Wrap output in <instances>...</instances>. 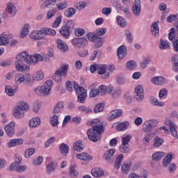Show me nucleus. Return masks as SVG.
Wrapping results in <instances>:
<instances>
[{"mask_svg": "<svg viewBox=\"0 0 178 178\" xmlns=\"http://www.w3.org/2000/svg\"><path fill=\"white\" fill-rule=\"evenodd\" d=\"M74 88L77 95H83V94H87V90L84 89L83 87L80 86L77 82H74Z\"/></svg>", "mask_w": 178, "mask_h": 178, "instance_id": "22", "label": "nucleus"}, {"mask_svg": "<svg viewBox=\"0 0 178 178\" xmlns=\"http://www.w3.org/2000/svg\"><path fill=\"white\" fill-rule=\"evenodd\" d=\"M134 98L139 102L144 99V88H143V86L139 85L135 88Z\"/></svg>", "mask_w": 178, "mask_h": 178, "instance_id": "11", "label": "nucleus"}, {"mask_svg": "<svg viewBox=\"0 0 178 178\" xmlns=\"http://www.w3.org/2000/svg\"><path fill=\"white\" fill-rule=\"evenodd\" d=\"M60 152L62 155L66 156L69 154V145L62 143L59 147Z\"/></svg>", "mask_w": 178, "mask_h": 178, "instance_id": "38", "label": "nucleus"}, {"mask_svg": "<svg viewBox=\"0 0 178 178\" xmlns=\"http://www.w3.org/2000/svg\"><path fill=\"white\" fill-rule=\"evenodd\" d=\"M44 158L42 156H38V158L33 159L32 163L33 166H40L42 163Z\"/></svg>", "mask_w": 178, "mask_h": 178, "instance_id": "54", "label": "nucleus"}, {"mask_svg": "<svg viewBox=\"0 0 178 178\" xmlns=\"http://www.w3.org/2000/svg\"><path fill=\"white\" fill-rule=\"evenodd\" d=\"M137 67V63L134 60H129L127 63V69L128 70H134Z\"/></svg>", "mask_w": 178, "mask_h": 178, "instance_id": "51", "label": "nucleus"}, {"mask_svg": "<svg viewBox=\"0 0 178 178\" xmlns=\"http://www.w3.org/2000/svg\"><path fill=\"white\" fill-rule=\"evenodd\" d=\"M22 144H23V139L22 138L12 139L8 143V148H12V147L22 145Z\"/></svg>", "mask_w": 178, "mask_h": 178, "instance_id": "23", "label": "nucleus"}, {"mask_svg": "<svg viewBox=\"0 0 178 178\" xmlns=\"http://www.w3.org/2000/svg\"><path fill=\"white\" fill-rule=\"evenodd\" d=\"M33 79L36 81H41V80H44V72L42 70L37 71L34 74Z\"/></svg>", "mask_w": 178, "mask_h": 178, "instance_id": "39", "label": "nucleus"}, {"mask_svg": "<svg viewBox=\"0 0 178 178\" xmlns=\"http://www.w3.org/2000/svg\"><path fill=\"white\" fill-rule=\"evenodd\" d=\"M130 140H131V135L129 134L126 136L122 138V144L123 145L129 146V143H130Z\"/></svg>", "mask_w": 178, "mask_h": 178, "instance_id": "59", "label": "nucleus"}, {"mask_svg": "<svg viewBox=\"0 0 178 178\" xmlns=\"http://www.w3.org/2000/svg\"><path fill=\"white\" fill-rule=\"evenodd\" d=\"M104 108H105V106L102 103L96 104L94 108L95 113H99L100 112H102L104 111Z\"/></svg>", "mask_w": 178, "mask_h": 178, "instance_id": "52", "label": "nucleus"}, {"mask_svg": "<svg viewBox=\"0 0 178 178\" xmlns=\"http://www.w3.org/2000/svg\"><path fill=\"white\" fill-rule=\"evenodd\" d=\"M153 138H154V136H152V134L151 133L145 134L143 139L144 145H149V143H151Z\"/></svg>", "mask_w": 178, "mask_h": 178, "instance_id": "33", "label": "nucleus"}, {"mask_svg": "<svg viewBox=\"0 0 178 178\" xmlns=\"http://www.w3.org/2000/svg\"><path fill=\"white\" fill-rule=\"evenodd\" d=\"M120 152L122 154H127L130 151V147L127 146V145H121L119 147Z\"/></svg>", "mask_w": 178, "mask_h": 178, "instance_id": "62", "label": "nucleus"}, {"mask_svg": "<svg viewBox=\"0 0 178 178\" xmlns=\"http://www.w3.org/2000/svg\"><path fill=\"white\" fill-rule=\"evenodd\" d=\"M117 55L120 59H123L127 55V49L126 46L121 45L117 50Z\"/></svg>", "mask_w": 178, "mask_h": 178, "instance_id": "21", "label": "nucleus"}, {"mask_svg": "<svg viewBox=\"0 0 178 178\" xmlns=\"http://www.w3.org/2000/svg\"><path fill=\"white\" fill-rule=\"evenodd\" d=\"M71 43L75 48L81 49V48H85V47H87L88 40L86 38H75L71 40Z\"/></svg>", "mask_w": 178, "mask_h": 178, "instance_id": "6", "label": "nucleus"}, {"mask_svg": "<svg viewBox=\"0 0 178 178\" xmlns=\"http://www.w3.org/2000/svg\"><path fill=\"white\" fill-rule=\"evenodd\" d=\"M92 129L95 130L96 133H104L105 129L104 128V124L101 122L99 119H94L90 122Z\"/></svg>", "mask_w": 178, "mask_h": 178, "instance_id": "8", "label": "nucleus"}, {"mask_svg": "<svg viewBox=\"0 0 178 178\" xmlns=\"http://www.w3.org/2000/svg\"><path fill=\"white\" fill-rule=\"evenodd\" d=\"M129 126H130V122L128 121H124L123 122L117 124L116 130L117 131H124V130L129 129Z\"/></svg>", "mask_w": 178, "mask_h": 178, "instance_id": "25", "label": "nucleus"}, {"mask_svg": "<svg viewBox=\"0 0 178 178\" xmlns=\"http://www.w3.org/2000/svg\"><path fill=\"white\" fill-rule=\"evenodd\" d=\"M102 134V132H97L95 129H89L87 131V135L89 140L93 143H97V141H99L101 140Z\"/></svg>", "mask_w": 178, "mask_h": 178, "instance_id": "9", "label": "nucleus"}, {"mask_svg": "<svg viewBox=\"0 0 178 178\" xmlns=\"http://www.w3.org/2000/svg\"><path fill=\"white\" fill-rule=\"evenodd\" d=\"M86 99H87V93L77 95V101L79 104H84L86 102Z\"/></svg>", "mask_w": 178, "mask_h": 178, "instance_id": "61", "label": "nucleus"}, {"mask_svg": "<svg viewBox=\"0 0 178 178\" xmlns=\"http://www.w3.org/2000/svg\"><path fill=\"white\" fill-rule=\"evenodd\" d=\"M76 14V8H70L64 12V15L65 17H72L74 15Z\"/></svg>", "mask_w": 178, "mask_h": 178, "instance_id": "46", "label": "nucleus"}, {"mask_svg": "<svg viewBox=\"0 0 178 178\" xmlns=\"http://www.w3.org/2000/svg\"><path fill=\"white\" fill-rule=\"evenodd\" d=\"M91 173L93 177H102L104 176V171L98 168L92 170Z\"/></svg>", "mask_w": 178, "mask_h": 178, "instance_id": "37", "label": "nucleus"}, {"mask_svg": "<svg viewBox=\"0 0 178 178\" xmlns=\"http://www.w3.org/2000/svg\"><path fill=\"white\" fill-rule=\"evenodd\" d=\"M57 0H46L44 3L40 6L41 9H45V8H51L52 6L56 3Z\"/></svg>", "mask_w": 178, "mask_h": 178, "instance_id": "30", "label": "nucleus"}, {"mask_svg": "<svg viewBox=\"0 0 178 178\" xmlns=\"http://www.w3.org/2000/svg\"><path fill=\"white\" fill-rule=\"evenodd\" d=\"M57 47L61 52H67L69 50V47L67 44L62 40L58 39L56 40Z\"/></svg>", "mask_w": 178, "mask_h": 178, "instance_id": "19", "label": "nucleus"}, {"mask_svg": "<svg viewBox=\"0 0 178 178\" xmlns=\"http://www.w3.org/2000/svg\"><path fill=\"white\" fill-rule=\"evenodd\" d=\"M44 35H56V31L49 28H42Z\"/></svg>", "mask_w": 178, "mask_h": 178, "instance_id": "48", "label": "nucleus"}, {"mask_svg": "<svg viewBox=\"0 0 178 178\" xmlns=\"http://www.w3.org/2000/svg\"><path fill=\"white\" fill-rule=\"evenodd\" d=\"M34 152H35V149L34 147L26 149L24 153L25 158H30V156L34 154Z\"/></svg>", "mask_w": 178, "mask_h": 178, "instance_id": "60", "label": "nucleus"}, {"mask_svg": "<svg viewBox=\"0 0 178 178\" xmlns=\"http://www.w3.org/2000/svg\"><path fill=\"white\" fill-rule=\"evenodd\" d=\"M6 11L10 17H13V16L17 13L16 6H15L12 3H8L6 8Z\"/></svg>", "mask_w": 178, "mask_h": 178, "instance_id": "17", "label": "nucleus"}, {"mask_svg": "<svg viewBox=\"0 0 178 178\" xmlns=\"http://www.w3.org/2000/svg\"><path fill=\"white\" fill-rule=\"evenodd\" d=\"M87 3L86 1H79L74 5V8H76L78 10H83L86 9Z\"/></svg>", "mask_w": 178, "mask_h": 178, "instance_id": "53", "label": "nucleus"}, {"mask_svg": "<svg viewBox=\"0 0 178 178\" xmlns=\"http://www.w3.org/2000/svg\"><path fill=\"white\" fill-rule=\"evenodd\" d=\"M9 44V39L7 36H0V46H6Z\"/></svg>", "mask_w": 178, "mask_h": 178, "instance_id": "64", "label": "nucleus"}, {"mask_svg": "<svg viewBox=\"0 0 178 178\" xmlns=\"http://www.w3.org/2000/svg\"><path fill=\"white\" fill-rule=\"evenodd\" d=\"M132 13L136 17L141 15V1L135 0L131 8Z\"/></svg>", "mask_w": 178, "mask_h": 178, "instance_id": "10", "label": "nucleus"}, {"mask_svg": "<svg viewBox=\"0 0 178 178\" xmlns=\"http://www.w3.org/2000/svg\"><path fill=\"white\" fill-rule=\"evenodd\" d=\"M5 91L8 97H13V95H15V90H13L10 86H6Z\"/></svg>", "mask_w": 178, "mask_h": 178, "instance_id": "55", "label": "nucleus"}, {"mask_svg": "<svg viewBox=\"0 0 178 178\" xmlns=\"http://www.w3.org/2000/svg\"><path fill=\"white\" fill-rule=\"evenodd\" d=\"M14 117L16 119H23V118H24V111L19 110L17 107H15L14 110Z\"/></svg>", "mask_w": 178, "mask_h": 178, "instance_id": "41", "label": "nucleus"}, {"mask_svg": "<svg viewBox=\"0 0 178 178\" xmlns=\"http://www.w3.org/2000/svg\"><path fill=\"white\" fill-rule=\"evenodd\" d=\"M40 124H41V119L39 117L33 118L29 121L30 127H37Z\"/></svg>", "mask_w": 178, "mask_h": 178, "instance_id": "31", "label": "nucleus"}, {"mask_svg": "<svg viewBox=\"0 0 178 178\" xmlns=\"http://www.w3.org/2000/svg\"><path fill=\"white\" fill-rule=\"evenodd\" d=\"M122 115H123L122 110H114L110 113L108 120H113V119H116V118H120Z\"/></svg>", "mask_w": 178, "mask_h": 178, "instance_id": "28", "label": "nucleus"}, {"mask_svg": "<svg viewBox=\"0 0 178 178\" xmlns=\"http://www.w3.org/2000/svg\"><path fill=\"white\" fill-rule=\"evenodd\" d=\"M98 74H105L106 73V65H97Z\"/></svg>", "mask_w": 178, "mask_h": 178, "instance_id": "56", "label": "nucleus"}, {"mask_svg": "<svg viewBox=\"0 0 178 178\" xmlns=\"http://www.w3.org/2000/svg\"><path fill=\"white\" fill-rule=\"evenodd\" d=\"M69 65L67 64H63L58 70H56L54 74L52 76V79L56 83L62 81V76L66 77L67 76V70Z\"/></svg>", "mask_w": 178, "mask_h": 178, "instance_id": "3", "label": "nucleus"}, {"mask_svg": "<svg viewBox=\"0 0 178 178\" xmlns=\"http://www.w3.org/2000/svg\"><path fill=\"white\" fill-rule=\"evenodd\" d=\"M73 149L74 151H77L78 152H81L83 149H84V143L83 140H79L78 141L75 142L73 145Z\"/></svg>", "mask_w": 178, "mask_h": 178, "instance_id": "27", "label": "nucleus"}, {"mask_svg": "<svg viewBox=\"0 0 178 178\" xmlns=\"http://www.w3.org/2000/svg\"><path fill=\"white\" fill-rule=\"evenodd\" d=\"M54 82L52 80H47L45 81L42 86L38 87L34 90V92L38 95L40 94H42L43 95H49V92H51V88H52V86Z\"/></svg>", "mask_w": 178, "mask_h": 178, "instance_id": "4", "label": "nucleus"}, {"mask_svg": "<svg viewBox=\"0 0 178 178\" xmlns=\"http://www.w3.org/2000/svg\"><path fill=\"white\" fill-rule=\"evenodd\" d=\"M70 176L72 178H77L79 177V171L76 170L74 167H71L70 168Z\"/></svg>", "mask_w": 178, "mask_h": 178, "instance_id": "58", "label": "nucleus"}, {"mask_svg": "<svg viewBox=\"0 0 178 178\" xmlns=\"http://www.w3.org/2000/svg\"><path fill=\"white\" fill-rule=\"evenodd\" d=\"M20 162H22V156L19 154H15V162L10 165V170H15Z\"/></svg>", "mask_w": 178, "mask_h": 178, "instance_id": "29", "label": "nucleus"}, {"mask_svg": "<svg viewBox=\"0 0 178 178\" xmlns=\"http://www.w3.org/2000/svg\"><path fill=\"white\" fill-rule=\"evenodd\" d=\"M78 111H79V112H83V113H86V114L91 113L92 112V110L91 109V108L86 106H79Z\"/></svg>", "mask_w": 178, "mask_h": 178, "instance_id": "49", "label": "nucleus"}, {"mask_svg": "<svg viewBox=\"0 0 178 178\" xmlns=\"http://www.w3.org/2000/svg\"><path fill=\"white\" fill-rule=\"evenodd\" d=\"M41 60H44V58L40 54L32 56L29 55L27 51H22L15 57V67L17 72H26L28 69L26 63L35 65V63L41 62Z\"/></svg>", "mask_w": 178, "mask_h": 178, "instance_id": "1", "label": "nucleus"}, {"mask_svg": "<svg viewBox=\"0 0 178 178\" xmlns=\"http://www.w3.org/2000/svg\"><path fill=\"white\" fill-rule=\"evenodd\" d=\"M163 156H165V153L162 152H157L152 155V161H161Z\"/></svg>", "mask_w": 178, "mask_h": 178, "instance_id": "45", "label": "nucleus"}, {"mask_svg": "<svg viewBox=\"0 0 178 178\" xmlns=\"http://www.w3.org/2000/svg\"><path fill=\"white\" fill-rule=\"evenodd\" d=\"M124 158V155L120 154L117 156L115 162L114 163L115 169H119L120 165H122V162H123V159Z\"/></svg>", "mask_w": 178, "mask_h": 178, "instance_id": "36", "label": "nucleus"}, {"mask_svg": "<svg viewBox=\"0 0 178 178\" xmlns=\"http://www.w3.org/2000/svg\"><path fill=\"white\" fill-rule=\"evenodd\" d=\"M65 108V106L63 105V102H59L56 104L53 109V115H56L57 116H60L62 115L63 112V109Z\"/></svg>", "mask_w": 178, "mask_h": 178, "instance_id": "15", "label": "nucleus"}, {"mask_svg": "<svg viewBox=\"0 0 178 178\" xmlns=\"http://www.w3.org/2000/svg\"><path fill=\"white\" fill-rule=\"evenodd\" d=\"M150 81L156 86H163V84H165L166 79L163 76H154L150 79Z\"/></svg>", "mask_w": 178, "mask_h": 178, "instance_id": "18", "label": "nucleus"}, {"mask_svg": "<svg viewBox=\"0 0 178 178\" xmlns=\"http://www.w3.org/2000/svg\"><path fill=\"white\" fill-rule=\"evenodd\" d=\"M16 108L24 112V111H29V104L24 102H21Z\"/></svg>", "mask_w": 178, "mask_h": 178, "instance_id": "47", "label": "nucleus"}, {"mask_svg": "<svg viewBox=\"0 0 178 178\" xmlns=\"http://www.w3.org/2000/svg\"><path fill=\"white\" fill-rule=\"evenodd\" d=\"M159 48L161 50L169 49L170 48V43L168 40H163V39L160 40Z\"/></svg>", "mask_w": 178, "mask_h": 178, "instance_id": "40", "label": "nucleus"}, {"mask_svg": "<svg viewBox=\"0 0 178 178\" xmlns=\"http://www.w3.org/2000/svg\"><path fill=\"white\" fill-rule=\"evenodd\" d=\"M124 34L127 41L129 42H133V35L131 34V32H130V30L127 29Z\"/></svg>", "mask_w": 178, "mask_h": 178, "instance_id": "63", "label": "nucleus"}, {"mask_svg": "<svg viewBox=\"0 0 178 178\" xmlns=\"http://www.w3.org/2000/svg\"><path fill=\"white\" fill-rule=\"evenodd\" d=\"M165 124L167 126H169L170 131L172 136L175 138H178L177 130V128L176 127V124H175L174 122L170 120H166Z\"/></svg>", "mask_w": 178, "mask_h": 178, "instance_id": "12", "label": "nucleus"}, {"mask_svg": "<svg viewBox=\"0 0 178 178\" xmlns=\"http://www.w3.org/2000/svg\"><path fill=\"white\" fill-rule=\"evenodd\" d=\"M172 159H173V153L168 154L163 159V166L164 168H168L170 163L172 162Z\"/></svg>", "mask_w": 178, "mask_h": 178, "instance_id": "26", "label": "nucleus"}, {"mask_svg": "<svg viewBox=\"0 0 178 178\" xmlns=\"http://www.w3.org/2000/svg\"><path fill=\"white\" fill-rule=\"evenodd\" d=\"M55 168H56V165L54 162H51L49 163L46 166V172L47 175H51V173H54L55 172Z\"/></svg>", "mask_w": 178, "mask_h": 178, "instance_id": "42", "label": "nucleus"}, {"mask_svg": "<svg viewBox=\"0 0 178 178\" xmlns=\"http://www.w3.org/2000/svg\"><path fill=\"white\" fill-rule=\"evenodd\" d=\"M24 74L22 73H17L14 78L15 84H22V83H24Z\"/></svg>", "mask_w": 178, "mask_h": 178, "instance_id": "35", "label": "nucleus"}, {"mask_svg": "<svg viewBox=\"0 0 178 178\" xmlns=\"http://www.w3.org/2000/svg\"><path fill=\"white\" fill-rule=\"evenodd\" d=\"M114 6L116 8L117 10H121L123 12L125 15V16H129L130 15V10L128 7L124 6L120 3V1H115L114 3Z\"/></svg>", "mask_w": 178, "mask_h": 178, "instance_id": "14", "label": "nucleus"}, {"mask_svg": "<svg viewBox=\"0 0 178 178\" xmlns=\"http://www.w3.org/2000/svg\"><path fill=\"white\" fill-rule=\"evenodd\" d=\"M159 22H153L151 25V33L153 37H159Z\"/></svg>", "mask_w": 178, "mask_h": 178, "instance_id": "20", "label": "nucleus"}, {"mask_svg": "<svg viewBox=\"0 0 178 178\" xmlns=\"http://www.w3.org/2000/svg\"><path fill=\"white\" fill-rule=\"evenodd\" d=\"M74 29V22L73 20H68L65 25L63 26L60 29V34L65 38H68L70 36V30Z\"/></svg>", "mask_w": 178, "mask_h": 178, "instance_id": "5", "label": "nucleus"}, {"mask_svg": "<svg viewBox=\"0 0 178 178\" xmlns=\"http://www.w3.org/2000/svg\"><path fill=\"white\" fill-rule=\"evenodd\" d=\"M131 166V163L124 162L121 168L122 173H123V175H127V173L130 172Z\"/></svg>", "mask_w": 178, "mask_h": 178, "instance_id": "43", "label": "nucleus"}, {"mask_svg": "<svg viewBox=\"0 0 178 178\" xmlns=\"http://www.w3.org/2000/svg\"><path fill=\"white\" fill-rule=\"evenodd\" d=\"M44 31L43 29H40V31H33L30 34V38L32 40H35V41H38L40 40H42L44 38Z\"/></svg>", "mask_w": 178, "mask_h": 178, "instance_id": "13", "label": "nucleus"}, {"mask_svg": "<svg viewBox=\"0 0 178 178\" xmlns=\"http://www.w3.org/2000/svg\"><path fill=\"white\" fill-rule=\"evenodd\" d=\"M158 126V121L156 120H149L145 121L143 124L142 130L144 133H149L152 131Z\"/></svg>", "mask_w": 178, "mask_h": 178, "instance_id": "7", "label": "nucleus"}, {"mask_svg": "<svg viewBox=\"0 0 178 178\" xmlns=\"http://www.w3.org/2000/svg\"><path fill=\"white\" fill-rule=\"evenodd\" d=\"M15 124V122H11L4 127V130L8 137H12V136H14Z\"/></svg>", "mask_w": 178, "mask_h": 178, "instance_id": "16", "label": "nucleus"}, {"mask_svg": "<svg viewBox=\"0 0 178 178\" xmlns=\"http://www.w3.org/2000/svg\"><path fill=\"white\" fill-rule=\"evenodd\" d=\"M104 34H106V29L102 28L99 29L96 31V33H89L87 35V37L89 41H91V42H95V47L97 49L100 48L102 45H104L102 38H99L98 35L102 36L104 35Z\"/></svg>", "mask_w": 178, "mask_h": 178, "instance_id": "2", "label": "nucleus"}, {"mask_svg": "<svg viewBox=\"0 0 178 178\" xmlns=\"http://www.w3.org/2000/svg\"><path fill=\"white\" fill-rule=\"evenodd\" d=\"M163 143H164L163 139H162L158 136H155V138L154 139L153 146L155 147H161V145H162V144H163Z\"/></svg>", "mask_w": 178, "mask_h": 178, "instance_id": "50", "label": "nucleus"}, {"mask_svg": "<svg viewBox=\"0 0 178 178\" xmlns=\"http://www.w3.org/2000/svg\"><path fill=\"white\" fill-rule=\"evenodd\" d=\"M76 156L81 161H91L92 159V157L87 153L77 154Z\"/></svg>", "mask_w": 178, "mask_h": 178, "instance_id": "32", "label": "nucleus"}, {"mask_svg": "<svg viewBox=\"0 0 178 178\" xmlns=\"http://www.w3.org/2000/svg\"><path fill=\"white\" fill-rule=\"evenodd\" d=\"M29 33H30V25L26 24L21 31L20 38H24V37H27V35H29Z\"/></svg>", "mask_w": 178, "mask_h": 178, "instance_id": "34", "label": "nucleus"}, {"mask_svg": "<svg viewBox=\"0 0 178 178\" xmlns=\"http://www.w3.org/2000/svg\"><path fill=\"white\" fill-rule=\"evenodd\" d=\"M115 152H116V150L114 148L110 149L109 150L106 151L104 154V159H105L108 162H111V159H112V156H113Z\"/></svg>", "mask_w": 178, "mask_h": 178, "instance_id": "24", "label": "nucleus"}, {"mask_svg": "<svg viewBox=\"0 0 178 178\" xmlns=\"http://www.w3.org/2000/svg\"><path fill=\"white\" fill-rule=\"evenodd\" d=\"M57 10L56 8H54L47 11V19L49 20V19H52L56 14Z\"/></svg>", "mask_w": 178, "mask_h": 178, "instance_id": "57", "label": "nucleus"}, {"mask_svg": "<svg viewBox=\"0 0 178 178\" xmlns=\"http://www.w3.org/2000/svg\"><path fill=\"white\" fill-rule=\"evenodd\" d=\"M59 118H60L59 115H56L55 114H53V116L51 117L50 122L53 127H56V126L59 124V120H58L59 119Z\"/></svg>", "mask_w": 178, "mask_h": 178, "instance_id": "44", "label": "nucleus"}]
</instances>
